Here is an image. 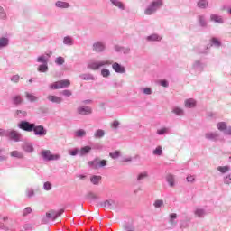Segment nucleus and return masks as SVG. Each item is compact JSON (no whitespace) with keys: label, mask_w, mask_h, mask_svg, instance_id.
<instances>
[{"label":"nucleus","mask_w":231,"mask_h":231,"mask_svg":"<svg viewBox=\"0 0 231 231\" xmlns=\"http://www.w3.org/2000/svg\"><path fill=\"white\" fill-rule=\"evenodd\" d=\"M163 6V1L162 0H155L150 4L148 8L145 10L146 15H152V14H154L158 8H162Z\"/></svg>","instance_id":"nucleus-1"},{"label":"nucleus","mask_w":231,"mask_h":231,"mask_svg":"<svg viewBox=\"0 0 231 231\" xmlns=\"http://www.w3.org/2000/svg\"><path fill=\"white\" fill-rule=\"evenodd\" d=\"M71 86V81L69 79H62L56 81L54 83H51L49 88L50 89H62L64 88H69Z\"/></svg>","instance_id":"nucleus-2"},{"label":"nucleus","mask_w":231,"mask_h":231,"mask_svg":"<svg viewBox=\"0 0 231 231\" xmlns=\"http://www.w3.org/2000/svg\"><path fill=\"white\" fill-rule=\"evenodd\" d=\"M43 160L53 161V160H59L60 158V155L59 154H51V152L50 150H43L41 152Z\"/></svg>","instance_id":"nucleus-3"},{"label":"nucleus","mask_w":231,"mask_h":231,"mask_svg":"<svg viewBox=\"0 0 231 231\" xmlns=\"http://www.w3.org/2000/svg\"><path fill=\"white\" fill-rule=\"evenodd\" d=\"M18 127L22 129L23 131H26L27 133H32L33 131L34 124H30L28 121H22Z\"/></svg>","instance_id":"nucleus-4"},{"label":"nucleus","mask_w":231,"mask_h":231,"mask_svg":"<svg viewBox=\"0 0 231 231\" xmlns=\"http://www.w3.org/2000/svg\"><path fill=\"white\" fill-rule=\"evenodd\" d=\"M64 210L60 209V211H55V210H50L49 212L46 213V217L48 219H52V221H55L59 217V216H62Z\"/></svg>","instance_id":"nucleus-5"},{"label":"nucleus","mask_w":231,"mask_h":231,"mask_svg":"<svg viewBox=\"0 0 231 231\" xmlns=\"http://www.w3.org/2000/svg\"><path fill=\"white\" fill-rule=\"evenodd\" d=\"M32 131L36 136H46V134H47L46 129H44V126H42V125L36 126L34 125Z\"/></svg>","instance_id":"nucleus-6"},{"label":"nucleus","mask_w":231,"mask_h":231,"mask_svg":"<svg viewBox=\"0 0 231 231\" xmlns=\"http://www.w3.org/2000/svg\"><path fill=\"white\" fill-rule=\"evenodd\" d=\"M111 64L108 60L106 61H98V62H92L89 64L90 69H100L102 66H109Z\"/></svg>","instance_id":"nucleus-7"},{"label":"nucleus","mask_w":231,"mask_h":231,"mask_svg":"<svg viewBox=\"0 0 231 231\" xmlns=\"http://www.w3.org/2000/svg\"><path fill=\"white\" fill-rule=\"evenodd\" d=\"M93 50L94 51H96V53H100L101 51H104V50H106V46H104V43L97 42L93 44Z\"/></svg>","instance_id":"nucleus-8"},{"label":"nucleus","mask_w":231,"mask_h":231,"mask_svg":"<svg viewBox=\"0 0 231 231\" xmlns=\"http://www.w3.org/2000/svg\"><path fill=\"white\" fill-rule=\"evenodd\" d=\"M47 99L49 102H52V104H61L62 103V97L53 95H49L47 97Z\"/></svg>","instance_id":"nucleus-9"},{"label":"nucleus","mask_w":231,"mask_h":231,"mask_svg":"<svg viewBox=\"0 0 231 231\" xmlns=\"http://www.w3.org/2000/svg\"><path fill=\"white\" fill-rule=\"evenodd\" d=\"M219 131H225L226 134H231V128L226 129V124L225 122H220L217 124Z\"/></svg>","instance_id":"nucleus-10"},{"label":"nucleus","mask_w":231,"mask_h":231,"mask_svg":"<svg viewBox=\"0 0 231 231\" xmlns=\"http://www.w3.org/2000/svg\"><path fill=\"white\" fill-rule=\"evenodd\" d=\"M112 68L114 69V71H116V73H125V68H124L122 65L115 62L112 65Z\"/></svg>","instance_id":"nucleus-11"},{"label":"nucleus","mask_w":231,"mask_h":231,"mask_svg":"<svg viewBox=\"0 0 231 231\" xmlns=\"http://www.w3.org/2000/svg\"><path fill=\"white\" fill-rule=\"evenodd\" d=\"M9 138L11 140H14V142H19L20 138H21V134H19L17 131H14L12 130L9 133Z\"/></svg>","instance_id":"nucleus-12"},{"label":"nucleus","mask_w":231,"mask_h":231,"mask_svg":"<svg viewBox=\"0 0 231 231\" xmlns=\"http://www.w3.org/2000/svg\"><path fill=\"white\" fill-rule=\"evenodd\" d=\"M79 115H91V108L88 106H83L78 108Z\"/></svg>","instance_id":"nucleus-13"},{"label":"nucleus","mask_w":231,"mask_h":231,"mask_svg":"<svg viewBox=\"0 0 231 231\" xmlns=\"http://www.w3.org/2000/svg\"><path fill=\"white\" fill-rule=\"evenodd\" d=\"M12 102L14 106H19L23 102V97L16 95L12 97Z\"/></svg>","instance_id":"nucleus-14"},{"label":"nucleus","mask_w":231,"mask_h":231,"mask_svg":"<svg viewBox=\"0 0 231 231\" xmlns=\"http://www.w3.org/2000/svg\"><path fill=\"white\" fill-rule=\"evenodd\" d=\"M210 21H212L213 23H223V18L217 14H211Z\"/></svg>","instance_id":"nucleus-15"},{"label":"nucleus","mask_w":231,"mask_h":231,"mask_svg":"<svg viewBox=\"0 0 231 231\" xmlns=\"http://www.w3.org/2000/svg\"><path fill=\"white\" fill-rule=\"evenodd\" d=\"M199 8L205 9L208 7V1L207 0H199L197 3Z\"/></svg>","instance_id":"nucleus-16"},{"label":"nucleus","mask_w":231,"mask_h":231,"mask_svg":"<svg viewBox=\"0 0 231 231\" xmlns=\"http://www.w3.org/2000/svg\"><path fill=\"white\" fill-rule=\"evenodd\" d=\"M90 152H91L90 146H84L79 150V154L80 156H84L86 154H89Z\"/></svg>","instance_id":"nucleus-17"},{"label":"nucleus","mask_w":231,"mask_h":231,"mask_svg":"<svg viewBox=\"0 0 231 231\" xmlns=\"http://www.w3.org/2000/svg\"><path fill=\"white\" fill-rule=\"evenodd\" d=\"M185 107H196V100L190 98L185 101Z\"/></svg>","instance_id":"nucleus-18"},{"label":"nucleus","mask_w":231,"mask_h":231,"mask_svg":"<svg viewBox=\"0 0 231 231\" xmlns=\"http://www.w3.org/2000/svg\"><path fill=\"white\" fill-rule=\"evenodd\" d=\"M152 154H154V156H162L163 154V148H162V146H157L153 150Z\"/></svg>","instance_id":"nucleus-19"},{"label":"nucleus","mask_w":231,"mask_h":231,"mask_svg":"<svg viewBox=\"0 0 231 231\" xmlns=\"http://www.w3.org/2000/svg\"><path fill=\"white\" fill-rule=\"evenodd\" d=\"M56 6L58 8H69V4L68 2L58 1L56 2Z\"/></svg>","instance_id":"nucleus-20"},{"label":"nucleus","mask_w":231,"mask_h":231,"mask_svg":"<svg viewBox=\"0 0 231 231\" xmlns=\"http://www.w3.org/2000/svg\"><path fill=\"white\" fill-rule=\"evenodd\" d=\"M106 134V132L102 129H98L95 132L94 136L95 138H104V135Z\"/></svg>","instance_id":"nucleus-21"},{"label":"nucleus","mask_w":231,"mask_h":231,"mask_svg":"<svg viewBox=\"0 0 231 231\" xmlns=\"http://www.w3.org/2000/svg\"><path fill=\"white\" fill-rule=\"evenodd\" d=\"M102 180L101 176H93L90 179L91 183H93V185H98V183L100 182V180Z\"/></svg>","instance_id":"nucleus-22"},{"label":"nucleus","mask_w":231,"mask_h":231,"mask_svg":"<svg viewBox=\"0 0 231 231\" xmlns=\"http://www.w3.org/2000/svg\"><path fill=\"white\" fill-rule=\"evenodd\" d=\"M112 5L114 6H117V8H120L121 10H124V4L118 0H111Z\"/></svg>","instance_id":"nucleus-23"},{"label":"nucleus","mask_w":231,"mask_h":231,"mask_svg":"<svg viewBox=\"0 0 231 231\" xmlns=\"http://www.w3.org/2000/svg\"><path fill=\"white\" fill-rule=\"evenodd\" d=\"M98 159H95L94 161L88 162V165L93 167L94 169H98Z\"/></svg>","instance_id":"nucleus-24"},{"label":"nucleus","mask_w":231,"mask_h":231,"mask_svg":"<svg viewBox=\"0 0 231 231\" xmlns=\"http://www.w3.org/2000/svg\"><path fill=\"white\" fill-rule=\"evenodd\" d=\"M113 205H115V201L113 200H106L104 202L103 207H105L106 208H113Z\"/></svg>","instance_id":"nucleus-25"},{"label":"nucleus","mask_w":231,"mask_h":231,"mask_svg":"<svg viewBox=\"0 0 231 231\" xmlns=\"http://www.w3.org/2000/svg\"><path fill=\"white\" fill-rule=\"evenodd\" d=\"M147 41H162V37L158 36V34H152L147 37Z\"/></svg>","instance_id":"nucleus-26"},{"label":"nucleus","mask_w":231,"mask_h":231,"mask_svg":"<svg viewBox=\"0 0 231 231\" xmlns=\"http://www.w3.org/2000/svg\"><path fill=\"white\" fill-rule=\"evenodd\" d=\"M12 158H23V153L17 151L11 152Z\"/></svg>","instance_id":"nucleus-27"},{"label":"nucleus","mask_w":231,"mask_h":231,"mask_svg":"<svg viewBox=\"0 0 231 231\" xmlns=\"http://www.w3.org/2000/svg\"><path fill=\"white\" fill-rule=\"evenodd\" d=\"M110 158H113V160H116V158H119L120 156V151H116L114 152L109 153Z\"/></svg>","instance_id":"nucleus-28"},{"label":"nucleus","mask_w":231,"mask_h":231,"mask_svg":"<svg viewBox=\"0 0 231 231\" xmlns=\"http://www.w3.org/2000/svg\"><path fill=\"white\" fill-rule=\"evenodd\" d=\"M38 71H41L42 73H45V71H48V65L43 64V65H40L38 68Z\"/></svg>","instance_id":"nucleus-29"},{"label":"nucleus","mask_w":231,"mask_h":231,"mask_svg":"<svg viewBox=\"0 0 231 231\" xmlns=\"http://www.w3.org/2000/svg\"><path fill=\"white\" fill-rule=\"evenodd\" d=\"M167 181H168L170 187H173L174 186V177L172 175H169L167 177Z\"/></svg>","instance_id":"nucleus-30"},{"label":"nucleus","mask_w":231,"mask_h":231,"mask_svg":"<svg viewBox=\"0 0 231 231\" xmlns=\"http://www.w3.org/2000/svg\"><path fill=\"white\" fill-rule=\"evenodd\" d=\"M5 46H8V39L2 38L0 39V48H3Z\"/></svg>","instance_id":"nucleus-31"},{"label":"nucleus","mask_w":231,"mask_h":231,"mask_svg":"<svg viewBox=\"0 0 231 231\" xmlns=\"http://www.w3.org/2000/svg\"><path fill=\"white\" fill-rule=\"evenodd\" d=\"M76 136H78V138L86 136V131H84L83 129L76 131Z\"/></svg>","instance_id":"nucleus-32"},{"label":"nucleus","mask_w":231,"mask_h":231,"mask_svg":"<svg viewBox=\"0 0 231 231\" xmlns=\"http://www.w3.org/2000/svg\"><path fill=\"white\" fill-rule=\"evenodd\" d=\"M206 138H208V140H216V138H217V134H207Z\"/></svg>","instance_id":"nucleus-33"},{"label":"nucleus","mask_w":231,"mask_h":231,"mask_svg":"<svg viewBox=\"0 0 231 231\" xmlns=\"http://www.w3.org/2000/svg\"><path fill=\"white\" fill-rule=\"evenodd\" d=\"M186 180L188 183H194L196 181V177L193 175H188Z\"/></svg>","instance_id":"nucleus-34"},{"label":"nucleus","mask_w":231,"mask_h":231,"mask_svg":"<svg viewBox=\"0 0 231 231\" xmlns=\"http://www.w3.org/2000/svg\"><path fill=\"white\" fill-rule=\"evenodd\" d=\"M217 170L219 171V172L225 173L228 172L229 168L227 166H219Z\"/></svg>","instance_id":"nucleus-35"},{"label":"nucleus","mask_w":231,"mask_h":231,"mask_svg":"<svg viewBox=\"0 0 231 231\" xmlns=\"http://www.w3.org/2000/svg\"><path fill=\"white\" fill-rule=\"evenodd\" d=\"M26 98H28V100L31 102H35V100H37V97L30 93H26Z\"/></svg>","instance_id":"nucleus-36"},{"label":"nucleus","mask_w":231,"mask_h":231,"mask_svg":"<svg viewBox=\"0 0 231 231\" xmlns=\"http://www.w3.org/2000/svg\"><path fill=\"white\" fill-rule=\"evenodd\" d=\"M173 113H175V115H178L179 116H181V115H183V109L180 107L174 108Z\"/></svg>","instance_id":"nucleus-37"},{"label":"nucleus","mask_w":231,"mask_h":231,"mask_svg":"<svg viewBox=\"0 0 231 231\" xmlns=\"http://www.w3.org/2000/svg\"><path fill=\"white\" fill-rule=\"evenodd\" d=\"M102 77H109L111 75V72H109V69H104L101 70Z\"/></svg>","instance_id":"nucleus-38"},{"label":"nucleus","mask_w":231,"mask_h":231,"mask_svg":"<svg viewBox=\"0 0 231 231\" xmlns=\"http://www.w3.org/2000/svg\"><path fill=\"white\" fill-rule=\"evenodd\" d=\"M195 215H197L198 217H201V216H205V210H203V209H196Z\"/></svg>","instance_id":"nucleus-39"},{"label":"nucleus","mask_w":231,"mask_h":231,"mask_svg":"<svg viewBox=\"0 0 231 231\" xmlns=\"http://www.w3.org/2000/svg\"><path fill=\"white\" fill-rule=\"evenodd\" d=\"M199 21L202 26H207V20H205V16H199Z\"/></svg>","instance_id":"nucleus-40"},{"label":"nucleus","mask_w":231,"mask_h":231,"mask_svg":"<svg viewBox=\"0 0 231 231\" xmlns=\"http://www.w3.org/2000/svg\"><path fill=\"white\" fill-rule=\"evenodd\" d=\"M154 207L156 208H160V207H163V200H160V199L156 200L154 202Z\"/></svg>","instance_id":"nucleus-41"},{"label":"nucleus","mask_w":231,"mask_h":231,"mask_svg":"<svg viewBox=\"0 0 231 231\" xmlns=\"http://www.w3.org/2000/svg\"><path fill=\"white\" fill-rule=\"evenodd\" d=\"M56 64H58L59 66H62V64H64V58L62 57H58L56 59Z\"/></svg>","instance_id":"nucleus-42"},{"label":"nucleus","mask_w":231,"mask_h":231,"mask_svg":"<svg viewBox=\"0 0 231 231\" xmlns=\"http://www.w3.org/2000/svg\"><path fill=\"white\" fill-rule=\"evenodd\" d=\"M211 42H212V44H214L215 46H221V42H220L219 40H217V38L211 39Z\"/></svg>","instance_id":"nucleus-43"},{"label":"nucleus","mask_w":231,"mask_h":231,"mask_svg":"<svg viewBox=\"0 0 231 231\" xmlns=\"http://www.w3.org/2000/svg\"><path fill=\"white\" fill-rule=\"evenodd\" d=\"M28 214H32V208H25L23 216H28Z\"/></svg>","instance_id":"nucleus-44"},{"label":"nucleus","mask_w":231,"mask_h":231,"mask_svg":"<svg viewBox=\"0 0 231 231\" xmlns=\"http://www.w3.org/2000/svg\"><path fill=\"white\" fill-rule=\"evenodd\" d=\"M106 165H107V161H106V160L99 161L98 160V168L99 167H106Z\"/></svg>","instance_id":"nucleus-45"},{"label":"nucleus","mask_w":231,"mask_h":231,"mask_svg":"<svg viewBox=\"0 0 231 231\" xmlns=\"http://www.w3.org/2000/svg\"><path fill=\"white\" fill-rule=\"evenodd\" d=\"M35 192L33 191V189H27L26 191V196L27 198H32V196H34Z\"/></svg>","instance_id":"nucleus-46"},{"label":"nucleus","mask_w":231,"mask_h":231,"mask_svg":"<svg viewBox=\"0 0 231 231\" xmlns=\"http://www.w3.org/2000/svg\"><path fill=\"white\" fill-rule=\"evenodd\" d=\"M38 62H42L43 64H46L48 62V60H46V58L44 56H41L38 58Z\"/></svg>","instance_id":"nucleus-47"},{"label":"nucleus","mask_w":231,"mask_h":231,"mask_svg":"<svg viewBox=\"0 0 231 231\" xmlns=\"http://www.w3.org/2000/svg\"><path fill=\"white\" fill-rule=\"evenodd\" d=\"M168 129L167 128H161L157 131V134H165L167 133Z\"/></svg>","instance_id":"nucleus-48"},{"label":"nucleus","mask_w":231,"mask_h":231,"mask_svg":"<svg viewBox=\"0 0 231 231\" xmlns=\"http://www.w3.org/2000/svg\"><path fill=\"white\" fill-rule=\"evenodd\" d=\"M61 94H63L64 97H71L72 95L71 90H63Z\"/></svg>","instance_id":"nucleus-49"},{"label":"nucleus","mask_w":231,"mask_h":231,"mask_svg":"<svg viewBox=\"0 0 231 231\" xmlns=\"http://www.w3.org/2000/svg\"><path fill=\"white\" fill-rule=\"evenodd\" d=\"M24 150L27 152H33V146L32 145H26L24 147Z\"/></svg>","instance_id":"nucleus-50"},{"label":"nucleus","mask_w":231,"mask_h":231,"mask_svg":"<svg viewBox=\"0 0 231 231\" xmlns=\"http://www.w3.org/2000/svg\"><path fill=\"white\" fill-rule=\"evenodd\" d=\"M19 75H14L13 76V78L11 79L12 82H14L15 84H17V82H19Z\"/></svg>","instance_id":"nucleus-51"},{"label":"nucleus","mask_w":231,"mask_h":231,"mask_svg":"<svg viewBox=\"0 0 231 231\" xmlns=\"http://www.w3.org/2000/svg\"><path fill=\"white\" fill-rule=\"evenodd\" d=\"M0 18L5 19L6 18V14L5 13V9L0 8Z\"/></svg>","instance_id":"nucleus-52"},{"label":"nucleus","mask_w":231,"mask_h":231,"mask_svg":"<svg viewBox=\"0 0 231 231\" xmlns=\"http://www.w3.org/2000/svg\"><path fill=\"white\" fill-rule=\"evenodd\" d=\"M44 189L45 190H51V184L50 182L44 183Z\"/></svg>","instance_id":"nucleus-53"},{"label":"nucleus","mask_w":231,"mask_h":231,"mask_svg":"<svg viewBox=\"0 0 231 231\" xmlns=\"http://www.w3.org/2000/svg\"><path fill=\"white\" fill-rule=\"evenodd\" d=\"M63 42L64 44H71V39L69 37H65Z\"/></svg>","instance_id":"nucleus-54"},{"label":"nucleus","mask_w":231,"mask_h":231,"mask_svg":"<svg viewBox=\"0 0 231 231\" xmlns=\"http://www.w3.org/2000/svg\"><path fill=\"white\" fill-rule=\"evenodd\" d=\"M88 199H97V196L95 195V193H88Z\"/></svg>","instance_id":"nucleus-55"},{"label":"nucleus","mask_w":231,"mask_h":231,"mask_svg":"<svg viewBox=\"0 0 231 231\" xmlns=\"http://www.w3.org/2000/svg\"><path fill=\"white\" fill-rule=\"evenodd\" d=\"M161 86H162L163 88H168L169 87V82H167V80H162L161 81Z\"/></svg>","instance_id":"nucleus-56"},{"label":"nucleus","mask_w":231,"mask_h":231,"mask_svg":"<svg viewBox=\"0 0 231 231\" xmlns=\"http://www.w3.org/2000/svg\"><path fill=\"white\" fill-rule=\"evenodd\" d=\"M143 178H147V173H141L139 176H138V178H137V180H143Z\"/></svg>","instance_id":"nucleus-57"},{"label":"nucleus","mask_w":231,"mask_h":231,"mask_svg":"<svg viewBox=\"0 0 231 231\" xmlns=\"http://www.w3.org/2000/svg\"><path fill=\"white\" fill-rule=\"evenodd\" d=\"M230 181H231V177H230V175H229V176L226 177V179H225V183H226V185H230Z\"/></svg>","instance_id":"nucleus-58"},{"label":"nucleus","mask_w":231,"mask_h":231,"mask_svg":"<svg viewBox=\"0 0 231 231\" xmlns=\"http://www.w3.org/2000/svg\"><path fill=\"white\" fill-rule=\"evenodd\" d=\"M143 93H144V95H151V93H152L151 88H144Z\"/></svg>","instance_id":"nucleus-59"},{"label":"nucleus","mask_w":231,"mask_h":231,"mask_svg":"<svg viewBox=\"0 0 231 231\" xmlns=\"http://www.w3.org/2000/svg\"><path fill=\"white\" fill-rule=\"evenodd\" d=\"M118 125H120V123L118 121H114L112 124V127H114V129H116Z\"/></svg>","instance_id":"nucleus-60"},{"label":"nucleus","mask_w":231,"mask_h":231,"mask_svg":"<svg viewBox=\"0 0 231 231\" xmlns=\"http://www.w3.org/2000/svg\"><path fill=\"white\" fill-rule=\"evenodd\" d=\"M71 156H77V154H79V150H73L72 152H70Z\"/></svg>","instance_id":"nucleus-61"},{"label":"nucleus","mask_w":231,"mask_h":231,"mask_svg":"<svg viewBox=\"0 0 231 231\" xmlns=\"http://www.w3.org/2000/svg\"><path fill=\"white\" fill-rule=\"evenodd\" d=\"M171 219H176V217H178V215H176V213H172L170 215Z\"/></svg>","instance_id":"nucleus-62"},{"label":"nucleus","mask_w":231,"mask_h":231,"mask_svg":"<svg viewBox=\"0 0 231 231\" xmlns=\"http://www.w3.org/2000/svg\"><path fill=\"white\" fill-rule=\"evenodd\" d=\"M0 136H5V130L0 129Z\"/></svg>","instance_id":"nucleus-63"},{"label":"nucleus","mask_w":231,"mask_h":231,"mask_svg":"<svg viewBox=\"0 0 231 231\" xmlns=\"http://www.w3.org/2000/svg\"><path fill=\"white\" fill-rule=\"evenodd\" d=\"M123 162H131V157H129L127 159H124Z\"/></svg>","instance_id":"nucleus-64"}]
</instances>
